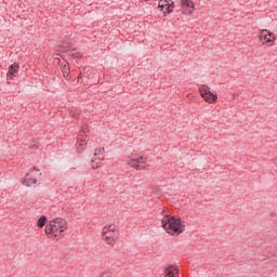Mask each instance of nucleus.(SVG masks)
Segmentation results:
<instances>
[{"label": "nucleus", "mask_w": 277, "mask_h": 277, "mask_svg": "<svg viewBox=\"0 0 277 277\" xmlns=\"http://www.w3.org/2000/svg\"><path fill=\"white\" fill-rule=\"evenodd\" d=\"M44 230L49 239H57V237H62V234L68 230V221L56 217L49 222Z\"/></svg>", "instance_id": "f257e3e1"}, {"label": "nucleus", "mask_w": 277, "mask_h": 277, "mask_svg": "<svg viewBox=\"0 0 277 277\" xmlns=\"http://www.w3.org/2000/svg\"><path fill=\"white\" fill-rule=\"evenodd\" d=\"M161 226L169 235H181L185 230V226L181 223V219L166 215L161 220Z\"/></svg>", "instance_id": "f03ea898"}, {"label": "nucleus", "mask_w": 277, "mask_h": 277, "mask_svg": "<svg viewBox=\"0 0 277 277\" xmlns=\"http://www.w3.org/2000/svg\"><path fill=\"white\" fill-rule=\"evenodd\" d=\"M200 96L206 101V103H209L210 105H213V103L217 102V93L211 92V88L209 85L203 84L199 88Z\"/></svg>", "instance_id": "7ed1b4c3"}, {"label": "nucleus", "mask_w": 277, "mask_h": 277, "mask_svg": "<svg viewBox=\"0 0 277 277\" xmlns=\"http://www.w3.org/2000/svg\"><path fill=\"white\" fill-rule=\"evenodd\" d=\"M38 176H40V171L38 169H30L25 175L23 184L27 185V187H31V185H36V183H38Z\"/></svg>", "instance_id": "20e7f679"}, {"label": "nucleus", "mask_w": 277, "mask_h": 277, "mask_svg": "<svg viewBox=\"0 0 277 277\" xmlns=\"http://www.w3.org/2000/svg\"><path fill=\"white\" fill-rule=\"evenodd\" d=\"M127 163H128V166H131V168H135V170H142V166H140V164L146 163V157L131 155V156H129Z\"/></svg>", "instance_id": "39448f33"}, {"label": "nucleus", "mask_w": 277, "mask_h": 277, "mask_svg": "<svg viewBox=\"0 0 277 277\" xmlns=\"http://www.w3.org/2000/svg\"><path fill=\"white\" fill-rule=\"evenodd\" d=\"M260 40H263L266 44L273 47L274 42H276V36L268 29H262L260 32Z\"/></svg>", "instance_id": "423d86ee"}, {"label": "nucleus", "mask_w": 277, "mask_h": 277, "mask_svg": "<svg viewBox=\"0 0 277 277\" xmlns=\"http://www.w3.org/2000/svg\"><path fill=\"white\" fill-rule=\"evenodd\" d=\"M181 8L183 9V14H194V10L196 9V5L192 0H182L181 1Z\"/></svg>", "instance_id": "0eeeda50"}, {"label": "nucleus", "mask_w": 277, "mask_h": 277, "mask_svg": "<svg viewBox=\"0 0 277 277\" xmlns=\"http://www.w3.org/2000/svg\"><path fill=\"white\" fill-rule=\"evenodd\" d=\"M158 8L163 14H172L174 12V5L168 2V0H160L158 2Z\"/></svg>", "instance_id": "6e6552de"}, {"label": "nucleus", "mask_w": 277, "mask_h": 277, "mask_svg": "<svg viewBox=\"0 0 277 277\" xmlns=\"http://www.w3.org/2000/svg\"><path fill=\"white\" fill-rule=\"evenodd\" d=\"M103 237H104V241L108 245V246H116V236H114V234H109L107 233V230L103 229Z\"/></svg>", "instance_id": "1a4fd4ad"}, {"label": "nucleus", "mask_w": 277, "mask_h": 277, "mask_svg": "<svg viewBox=\"0 0 277 277\" xmlns=\"http://www.w3.org/2000/svg\"><path fill=\"white\" fill-rule=\"evenodd\" d=\"M164 277H179V267L171 265L164 268Z\"/></svg>", "instance_id": "9d476101"}, {"label": "nucleus", "mask_w": 277, "mask_h": 277, "mask_svg": "<svg viewBox=\"0 0 277 277\" xmlns=\"http://www.w3.org/2000/svg\"><path fill=\"white\" fill-rule=\"evenodd\" d=\"M19 68H21V65L16 64V63L10 65L9 71L6 74L8 77L10 79H12V77H16V75L18 74Z\"/></svg>", "instance_id": "9b49d317"}, {"label": "nucleus", "mask_w": 277, "mask_h": 277, "mask_svg": "<svg viewBox=\"0 0 277 277\" xmlns=\"http://www.w3.org/2000/svg\"><path fill=\"white\" fill-rule=\"evenodd\" d=\"M104 153H105V148H100V149H96L95 150V154H94V158L92 159V161H96V159H98V161H103L104 159Z\"/></svg>", "instance_id": "f8f14e48"}, {"label": "nucleus", "mask_w": 277, "mask_h": 277, "mask_svg": "<svg viewBox=\"0 0 277 277\" xmlns=\"http://www.w3.org/2000/svg\"><path fill=\"white\" fill-rule=\"evenodd\" d=\"M45 225H47V216L42 215L38 220L37 226H38V228H44Z\"/></svg>", "instance_id": "ddd939ff"}, {"label": "nucleus", "mask_w": 277, "mask_h": 277, "mask_svg": "<svg viewBox=\"0 0 277 277\" xmlns=\"http://www.w3.org/2000/svg\"><path fill=\"white\" fill-rule=\"evenodd\" d=\"M66 71H63L64 78L68 81L70 79V67L68 65H65Z\"/></svg>", "instance_id": "4468645a"}, {"label": "nucleus", "mask_w": 277, "mask_h": 277, "mask_svg": "<svg viewBox=\"0 0 277 277\" xmlns=\"http://www.w3.org/2000/svg\"><path fill=\"white\" fill-rule=\"evenodd\" d=\"M105 230H107L108 234L111 235V233H116V225H109L104 227Z\"/></svg>", "instance_id": "2eb2a0df"}, {"label": "nucleus", "mask_w": 277, "mask_h": 277, "mask_svg": "<svg viewBox=\"0 0 277 277\" xmlns=\"http://www.w3.org/2000/svg\"><path fill=\"white\" fill-rule=\"evenodd\" d=\"M78 140L81 142L80 146H85V137H83L81 134H79Z\"/></svg>", "instance_id": "dca6fc26"}, {"label": "nucleus", "mask_w": 277, "mask_h": 277, "mask_svg": "<svg viewBox=\"0 0 277 277\" xmlns=\"http://www.w3.org/2000/svg\"><path fill=\"white\" fill-rule=\"evenodd\" d=\"M274 163H275V166L277 168V158L274 159Z\"/></svg>", "instance_id": "f3484780"}, {"label": "nucleus", "mask_w": 277, "mask_h": 277, "mask_svg": "<svg viewBox=\"0 0 277 277\" xmlns=\"http://www.w3.org/2000/svg\"><path fill=\"white\" fill-rule=\"evenodd\" d=\"M65 67H66V65L63 66V72L66 71V68H65Z\"/></svg>", "instance_id": "a211bd4d"}, {"label": "nucleus", "mask_w": 277, "mask_h": 277, "mask_svg": "<svg viewBox=\"0 0 277 277\" xmlns=\"http://www.w3.org/2000/svg\"><path fill=\"white\" fill-rule=\"evenodd\" d=\"M188 98H192V95H187Z\"/></svg>", "instance_id": "6ab92c4d"}, {"label": "nucleus", "mask_w": 277, "mask_h": 277, "mask_svg": "<svg viewBox=\"0 0 277 277\" xmlns=\"http://www.w3.org/2000/svg\"><path fill=\"white\" fill-rule=\"evenodd\" d=\"M188 98H192V95H187Z\"/></svg>", "instance_id": "aec40b11"}]
</instances>
